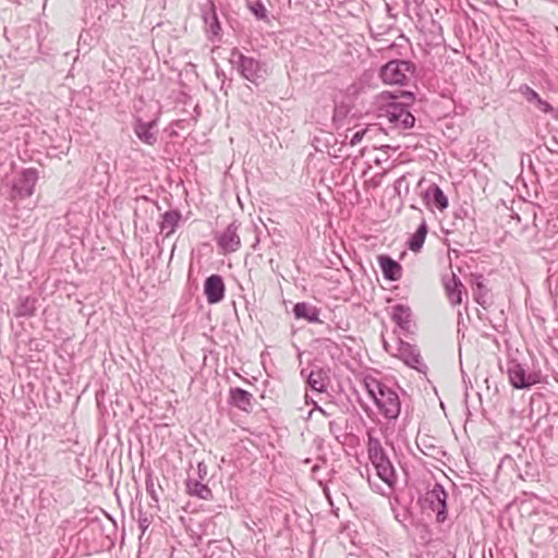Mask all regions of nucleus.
<instances>
[{
    "instance_id": "nucleus-1",
    "label": "nucleus",
    "mask_w": 558,
    "mask_h": 558,
    "mask_svg": "<svg viewBox=\"0 0 558 558\" xmlns=\"http://www.w3.org/2000/svg\"><path fill=\"white\" fill-rule=\"evenodd\" d=\"M364 386L368 396L374 400L378 410L386 418L396 420L399 416L401 402L393 389L373 377H366Z\"/></svg>"
},
{
    "instance_id": "nucleus-2",
    "label": "nucleus",
    "mask_w": 558,
    "mask_h": 558,
    "mask_svg": "<svg viewBox=\"0 0 558 558\" xmlns=\"http://www.w3.org/2000/svg\"><path fill=\"white\" fill-rule=\"evenodd\" d=\"M231 62L236 66L242 77L256 86L265 82L269 75V68L266 62L245 56L236 48L231 52Z\"/></svg>"
},
{
    "instance_id": "nucleus-3",
    "label": "nucleus",
    "mask_w": 558,
    "mask_h": 558,
    "mask_svg": "<svg viewBox=\"0 0 558 558\" xmlns=\"http://www.w3.org/2000/svg\"><path fill=\"white\" fill-rule=\"evenodd\" d=\"M367 449H368V457L376 469L377 475L379 478L386 483L390 488H392L397 481V474L396 470L387 457L380 440L373 437L368 433V442H367Z\"/></svg>"
},
{
    "instance_id": "nucleus-4",
    "label": "nucleus",
    "mask_w": 558,
    "mask_h": 558,
    "mask_svg": "<svg viewBox=\"0 0 558 558\" xmlns=\"http://www.w3.org/2000/svg\"><path fill=\"white\" fill-rule=\"evenodd\" d=\"M415 72V65L407 60H391L381 66L379 76L385 84L408 85Z\"/></svg>"
},
{
    "instance_id": "nucleus-5",
    "label": "nucleus",
    "mask_w": 558,
    "mask_h": 558,
    "mask_svg": "<svg viewBox=\"0 0 558 558\" xmlns=\"http://www.w3.org/2000/svg\"><path fill=\"white\" fill-rule=\"evenodd\" d=\"M507 374L509 383L515 389H529L543 381L539 372L527 373L523 365L513 359L507 362Z\"/></svg>"
},
{
    "instance_id": "nucleus-6",
    "label": "nucleus",
    "mask_w": 558,
    "mask_h": 558,
    "mask_svg": "<svg viewBox=\"0 0 558 558\" xmlns=\"http://www.w3.org/2000/svg\"><path fill=\"white\" fill-rule=\"evenodd\" d=\"M38 180V172L34 168L23 170L12 183L10 199L13 202L22 201L33 195Z\"/></svg>"
},
{
    "instance_id": "nucleus-7",
    "label": "nucleus",
    "mask_w": 558,
    "mask_h": 558,
    "mask_svg": "<svg viewBox=\"0 0 558 558\" xmlns=\"http://www.w3.org/2000/svg\"><path fill=\"white\" fill-rule=\"evenodd\" d=\"M379 117L386 118L395 126L410 129L414 125L415 118L407 106L400 102H389L380 108Z\"/></svg>"
},
{
    "instance_id": "nucleus-8",
    "label": "nucleus",
    "mask_w": 558,
    "mask_h": 558,
    "mask_svg": "<svg viewBox=\"0 0 558 558\" xmlns=\"http://www.w3.org/2000/svg\"><path fill=\"white\" fill-rule=\"evenodd\" d=\"M425 500L429 504L433 511L436 512L437 521L444 522L447 519V493L440 484L426 493Z\"/></svg>"
},
{
    "instance_id": "nucleus-9",
    "label": "nucleus",
    "mask_w": 558,
    "mask_h": 558,
    "mask_svg": "<svg viewBox=\"0 0 558 558\" xmlns=\"http://www.w3.org/2000/svg\"><path fill=\"white\" fill-rule=\"evenodd\" d=\"M239 227L240 225L233 221L217 236V243L225 253H232L239 250L241 245V239L238 233Z\"/></svg>"
},
{
    "instance_id": "nucleus-10",
    "label": "nucleus",
    "mask_w": 558,
    "mask_h": 558,
    "mask_svg": "<svg viewBox=\"0 0 558 558\" xmlns=\"http://www.w3.org/2000/svg\"><path fill=\"white\" fill-rule=\"evenodd\" d=\"M226 286L223 279L219 275H211L206 278L204 283V292L209 304H216L223 300Z\"/></svg>"
},
{
    "instance_id": "nucleus-11",
    "label": "nucleus",
    "mask_w": 558,
    "mask_h": 558,
    "mask_svg": "<svg viewBox=\"0 0 558 558\" xmlns=\"http://www.w3.org/2000/svg\"><path fill=\"white\" fill-rule=\"evenodd\" d=\"M399 356L408 366L415 368L421 373L426 372L427 366L424 364L420 352L409 343L401 342Z\"/></svg>"
},
{
    "instance_id": "nucleus-12",
    "label": "nucleus",
    "mask_w": 558,
    "mask_h": 558,
    "mask_svg": "<svg viewBox=\"0 0 558 558\" xmlns=\"http://www.w3.org/2000/svg\"><path fill=\"white\" fill-rule=\"evenodd\" d=\"M537 243L546 250H558V218L547 221L544 232L537 235Z\"/></svg>"
},
{
    "instance_id": "nucleus-13",
    "label": "nucleus",
    "mask_w": 558,
    "mask_h": 558,
    "mask_svg": "<svg viewBox=\"0 0 558 558\" xmlns=\"http://www.w3.org/2000/svg\"><path fill=\"white\" fill-rule=\"evenodd\" d=\"M423 197L428 206L444 210L448 207V198L442 190L435 183L430 184L423 193Z\"/></svg>"
},
{
    "instance_id": "nucleus-14",
    "label": "nucleus",
    "mask_w": 558,
    "mask_h": 558,
    "mask_svg": "<svg viewBox=\"0 0 558 558\" xmlns=\"http://www.w3.org/2000/svg\"><path fill=\"white\" fill-rule=\"evenodd\" d=\"M301 375L306 377L307 385L315 391L323 392L326 390L328 380V371L324 368L312 369L308 374L306 369L301 371Z\"/></svg>"
},
{
    "instance_id": "nucleus-15",
    "label": "nucleus",
    "mask_w": 558,
    "mask_h": 558,
    "mask_svg": "<svg viewBox=\"0 0 558 558\" xmlns=\"http://www.w3.org/2000/svg\"><path fill=\"white\" fill-rule=\"evenodd\" d=\"M378 264L386 279L397 281L402 276L401 265L388 255H379Z\"/></svg>"
},
{
    "instance_id": "nucleus-16",
    "label": "nucleus",
    "mask_w": 558,
    "mask_h": 558,
    "mask_svg": "<svg viewBox=\"0 0 558 558\" xmlns=\"http://www.w3.org/2000/svg\"><path fill=\"white\" fill-rule=\"evenodd\" d=\"M445 289L452 305H459L462 303V295L465 293L464 287L460 279L452 274L450 278L445 280Z\"/></svg>"
},
{
    "instance_id": "nucleus-17",
    "label": "nucleus",
    "mask_w": 558,
    "mask_h": 558,
    "mask_svg": "<svg viewBox=\"0 0 558 558\" xmlns=\"http://www.w3.org/2000/svg\"><path fill=\"white\" fill-rule=\"evenodd\" d=\"M253 396L242 388L230 389V403L242 411L250 412L252 410Z\"/></svg>"
},
{
    "instance_id": "nucleus-18",
    "label": "nucleus",
    "mask_w": 558,
    "mask_h": 558,
    "mask_svg": "<svg viewBox=\"0 0 558 558\" xmlns=\"http://www.w3.org/2000/svg\"><path fill=\"white\" fill-rule=\"evenodd\" d=\"M155 121L146 123L138 120L134 126V132L142 142L154 145L157 141V136L151 129L155 128Z\"/></svg>"
},
{
    "instance_id": "nucleus-19",
    "label": "nucleus",
    "mask_w": 558,
    "mask_h": 558,
    "mask_svg": "<svg viewBox=\"0 0 558 558\" xmlns=\"http://www.w3.org/2000/svg\"><path fill=\"white\" fill-rule=\"evenodd\" d=\"M293 313L296 318H304L310 323L319 322V311L315 306L305 302L296 303L294 305Z\"/></svg>"
},
{
    "instance_id": "nucleus-20",
    "label": "nucleus",
    "mask_w": 558,
    "mask_h": 558,
    "mask_svg": "<svg viewBox=\"0 0 558 558\" xmlns=\"http://www.w3.org/2000/svg\"><path fill=\"white\" fill-rule=\"evenodd\" d=\"M180 219H181L180 211H178V210L166 211L162 215V220L160 223L161 232H163L166 234V236L171 235L175 231Z\"/></svg>"
},
{
    "instance_id": "nucleus-21",
    "label": "nucleus",
    "mask_w": 558,
    "mask_h": 558,
    "mask_svg": "<svg viewBox=\"0 0 558 558\" xmlns=\"http://www.w3.org/2000/svg\"><path fill=\"white\" fill-rule=\"evenodd\" d=\"M427 231H428L427 223L425 220H423L421 222V225L418 226L417 230L410 236V239L408 241V247L412 252H418L422 248L424 241L426 239V235H427Z\"/></svg>"
},
{
    "instance_id": "nucleus-22",
    "label": "nucleus",
    "mask_w": 558,
    "mask_h": 558,
    "mask_svg": "<svg viewBox=\"0 0 558 558\" xmlns=\"http://www.w3.org/2000/svg\"><path fill=\"white\" fill-rule=\"evenodd\" d=\"M230 544L221 541H213L208 544V558H232Z\"/></svg>"
},
{
    "instance_id": "nucleus-23",
    "label": "nucleus",
    "mask_w": 558,
    "mask_h": 558,
    "mask_svg": "<svg viewBox=\"0 0 558 558\" xmlns=\"http://www.w3.org/2000/svg\"><path fill=\"white\" fill-rule=\"evenodd\" d=\"M410 317H411L410 307L402 305V304H398L392 307V319L400 328H402V329L410 328Z\"/></svg>"
},
{
    "instance_id": "nucleus-24",
    "label": "nucleus",
    "mask_w": 558,
    "mask_h": 558,
    "mask_svg": "<svg viewBox=\"0 0 558 558\" xmlns=\"http://www.w3.org/2000/svg\"><path fill=\"white\" fill-rule=\"evenodd\" d=\"M186 487L191 495L197 496L202 499H208L211 497V490L201 480L189 477L186 481Z\"/></svg>"
},
{
    "instance_id": "nucleus-25",
    "label": "nucleus",
    "mask_w": 558,
    "mask_h": 558,
    "mask_svg": "<svg viewBox=\"0 0 558 558\" xmlns=\"http://www.w3.org/2000/svg\"><path fill=\"white\" fill-rule=\"evenodd\" d=\"M203 19L207 26V31L213 35H218L220 32V24L213 7H210L207 11H204Z\"/></svg>"
},
{
    "instance_id": "nucleus-26",
    "label": "nucleus",
    "mask_w": 558,
    "mask_h": 558,
    "mask_svg": "<svg viewBox=\"0 0 558 558\" xmlns=\"http://www.w3.org/2000/svg\"><path fill=\"white\" fill-rule=\"evenodd\" d=\"M35 303H36V299H34V298L27 296V298L21 299L20 304L16 307V315L23 316V317L32 316L36 310Z\"/></svg>"
},
{
    "instance_id": "nucleus-27",
    "label": "nucleus",
    "mask_w": 558,
    "mask_h": 558,
    "mask_svg": "<svg viewBox=\"0 0 558 558\" xmlns=\"http://www.w3.org/2000/svg\"><path fill=\"white\" fill-rule=\"evenodd\" d=\"M474 286L476 287V290L474 291V299L480 305L485 307L488 290L478 278L475 280Z\"/></svg>"
},
{
    "instance_id": "nucleus-28",
    "label": "nucleus",
    "mask_w": 558,
    "mask_h": 558,
    "mask_svg": "<svg viewBox=\"0 0 558 558\" xmlns=\"http://www.w3.org/2000/svg\"><path fill=\"white\" fill-rule=\"evenodd\" d=\"M252 9V12L255 14V16L257 19H265L266 17V9L265 7L259 3V2H256L254 5L251 7Z\"/></svg>"
},
{
    "instance_id": "nucleus-29",
    "label": "nucleus",
    "mask_w": 558,
    "mask_h": 558,
    "mask_svg": "<svg viewBox=\"0 0 558 558\" xmlns=\"http://www.w3.org/2000/svg\"><path fill=\"white\" fill-rule=\"evenodd\" d=\"M523 95L525 96V98L529 102H534V104L541 98L535 90H533L532 88H530L527 86H525Z\"/></svg>"
},
{
    "instance_id": "nucleus-30",
    "label": "nucleus",
    "mask_w": 558,
    "mask_h": 558,
    "mask_svg": "<svg viewBox=\"0 0 558 558\" xmlns=\"http://www.w3.org/2000/svg\"><path fill=\"white\" fill-rule=\"evenodd\" d=\"M365 133H366V129H362V130L354 132L350 138V145L355 146L356 144H359L362 141V138L364 137Z\"/></svg>"
},
{
    "instance_id": "nucleus-31",
    "label": "nucleus",
    "mask_w": 558,
    "mask_h": 558,
    "mask_svg": "<svg viewBox=\"0 0 558 558\" xmlns=\"http://www.w3.org/2000/svg\"><path fill=\"white\" fill-rule=\"evenodd\" d=\"M208 475V469L207 465L204 462L197 463V478L201 481H205Z\"/></svg>"
},
{
    "instance_id": "nucleus-32",
    "label": "nucleus",
    "mask_w": 558,
    "mask_h": 558,
    "mask_svg": "<svg viewBox=\"0 0 558 558\" xmlns=\"http://www.w3.org/2000/svg\"><path fill=\"white\" fill-rule=\"evenodd\" d=\"M535 105L543 112H549L553 110V107L547 101L541 98L535 102Z\"/></svg>"
},
{
    "instance_id": "nucleus-33",
    "label": "nucleus",
    "mask_w": 558,
    "mask_h": 558,
    "mask_svg": "<svg viewBox=\"0 0 558 558\" xmlns=\"http://www.w3.org/2000/svg\"><path fill=\"white\" fill-rule=\"evenodd\" d=\"M149 525V521L147 518H143L140 520V527L142 529V531L144 532Z\"/></svg>"
},
{
    "instance_id": "nucleus-34",
    "label": "nucleus",
    "mask_w": 558,
    "mask_h": 558,
    "mask_svg": "<svg viewBox=\"0 0 558 558\" xmlns=\"http://www.w3.org/2000/svg\"><path fill=\"white\" fill-rule=\"evenodd\" d=\"M403 180H404V177L399 178V179L396 181V183H395V187H396V189L401 187V183L403 182Z\"/></svg>"
},
{
    "instance_id": "nucleus-35",
    "label": "nucleus",
    "mask_w": 558,
    "mask_h": 558,
    "mask_svg": "<svg viewBox=\"0 0 558 558\" xmlns=\"http://www.w3.org/2000/svg\"><path fill=\"white\" fill-rule=\"evenodd\" d=\"M315 409L318 410L319 412H322L324 415H327V413L325 412V410H323L322 408H319L317 404H315Z\"/></svg>"
}]
</instances>
